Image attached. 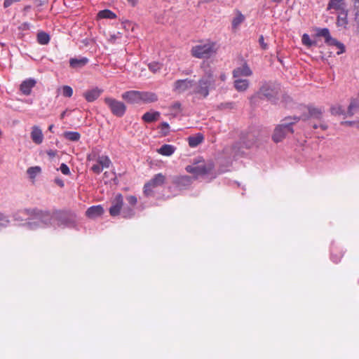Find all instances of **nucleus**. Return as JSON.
I'll list each match as a JSON object with an SVG mask.
<instances>
[{
  "mask_svg": "<svg viewBox=\"0 0 359 359\" xmlns=\"http://www.w3.org/2000/svg\"><path fill=\"white\" fill-rule=\"evenodd\" d=\"M201 67L203 69V75L196 82V86L194 90L190 91V94L206 98L211 91L222 87V83L226 81L227 76L224 72L217 73L216 69L205 61L201 63Z\"/></svg>",
  "mask_w": 359,
  "mask_h": 359,
  "instance_id": "obj_1",
  "label": "nucleus"
},
{
  "mask_svg": "<svg viewBox=\"0 0 359 359\" xmlns=\"http://www.w3.org/2000/svg\"><path fill=\"white\" fill-rule=\"evenodd\" d=\"M32 220L28 223V229L35 230L38 228L46 227L55 224V211H43L38 209L32 210Z\"/></svg>",
  "mask_w": 359,
  "mask_h": 359,
  "instance_id": "obj_2",
  "label": "nucleus"
},
{
  "mask_svg": "<svg viewBox=\"0 0 359 359\" xmlns=\"http://www.w3.org/2000/svg\"><path fill=\"white\" fill-rule=\"evenodd\" d=\"M300 118L299 116H290L282 120L281 123L274 129L273 140L275 142H280L289 135H292L294 133L293 125L297 123Z\"/></svg>",
  "mask_w": 359,
  "mask_h": 359,
  "instance_id": "obj_3",
  "label": "nucleus"
},
{
  "mask_svg": "<svg viewBox=\"0 0 359 359\" xmlns=\"http://www.w3.org/2000/svg\"><path fill=\"white\" fill-rule=\"evenodd\" d=\"M252 143H245L238 142L230 147H226L223 150V157L227 162H231L244 154L243 149L250 148Z\"/></svg>",
  "mask_w": 359,
  "mask_h": 359,
  "instance_id": "obj_4",
  "label": "nucleus"
},
{
  "mask_svg": "<svg viewBox=\"0 0 359 359\" xmlns=\"http://www.w3.org/2000/svg\"><path fill=\"white\" fill-rule=\"evenodd\" d=\"M55 223L58 226L74 228L76 225V216L70 211H55Z\"/></svg>",
  "mask_w": 359,
  "mask_h": 359,
  "instance_id": "obj_5",
  "label": "nucleus"
},
{
  "mask_svg": "<svg viewBox=\"0 0 359 359\" xmlns=\"http://www.w3.org/2000/svg\"><path fill=\"white\" fill-rule=\"evenodd\" d=\"M280 92V86L273 83H266L264 84L257 93L260 99H266L271 102H276L278 99Z\"/></svg>",
  "mask_w": 359,
  "mask_h": 359,
  "instance_id": "obj_6",
  "label": "nucleus"
},
{
  "mask_svg": "<svg viewBox=\"0 0 359 359\" xmlns=\"http://www.w3.org/2000/svg\"><path fill=\"white\" fill-rule=\"evenodd\" d=\"M215 52V45L212 42L196 45L191 50L192 56L199 59L209 58Z\"/></svg>",
  "mask_w": 359,
  "mask_h": 359,
  "instance_id": "obj_7",
  "label": "nucleus"
},
{
  "mask_svg": "<svg viewBox=\"0 0 359 359\" xmlns=\"http://www.w3.org/2000/svg\"><path fill=\"white\" fill-rule=\"evenodd\" d=\"M104 102L114 116L122 117L125 114L126 106L123 102L112 97H105Z\"/></svg>",
  "mask_w": 359,
  "mask_h": 359,
  "instance_id": "obj_8",
  "label": "nucleus"
},
{
  "mask_svg": "<svg viewBox=\"0 0 359 359\" xmlns=\"http://www.w3.org/2000/svg\"><path fill=\"white\" fill-rule=\"evenodd\" d=\"M165 177L163 174L158 173L155 175L152 179H151L147 183L144 184V195L147 196H151L153 189L156 187L163 185L165 182Z\"/></svg>",
  "mask_w": 359,
  "mask_h": 359,
  "instance_id": "obj_9",
  "label": "nucleus"
},
{
  "mask_svg": "<svg viewBox=\"0 0 359 359\" xmlns=\"http://www.w3.org/2000/svg\"><path fill=\"white\" fill-rule=\"evenodd\" d=\"M196 81L192 79H179L174 83L173 91L177 93H183L189 90H194Z\"/></svg>",
  "mask_w": 359,
  "mask_h": 359,
  "instance_id": "obj_10",
  "label": "nucleus"
},
{
  "mask_svg": "<svg viewBox=\"0 0 359 359\" xmlns=\"http://www.w3.org/2000/svg\"><path fill=\"white\" fill-rule=\"evenodd\" d=\"M123 205V197L122 194H116L112 199L111 205L109 209L110 215L112 217H116L120 215L122 211Z\"/></svg>",
  "mask_w": 359,
  "mask_h": 359,
  "instance_id": "obj_11",
  "label": "nucleus"
},
{
  "mask_svg": "<svg viewBox=\"0 0 359 359\" xmlns=\"http://www.w3.org/2000/svg\"><path fill=\"white\" fill-rule=\"evenodd\" d=\"M187 172L193 174L195 177L205 175L208 172V169L204 163L189 165L186 167Z\"/></svg>",
  "mask_w": 359,
  "mask_h": 359,
  "instance_id": "obj_12",
  "label": "nucleus"
},
{
  "mask_svg": "<svg viewBox=\"0 0 359 359\" xmlns=\"http://www.w3.org/2000/svg\"><path fill=\"white\" fill-rule=\"evenodd\" d=\"M32 210H22L13 214V217L16 222H25V225L28 228V223L32 220Z\"/></svg>",
  "mask_w": 359,
  "mask_h": 359,
  "instance_id": "obj_13",
  "label": "nucleus"
},
{
  "mask_svg": "<svg viewBox=\"0 0 359 359\" xmlns=\"http://www.w3.org/2000/svg\"><path fill=\"white\" fill-rule=\"evenodd\" d=\"M121 97L130 104H140L141 91L128 90L123 93Z\"/></svg>",
  "mask_w": 359,
  "mask_h": 359,
  "instance_id": "obj_14",
  "label": "nucleus"
},
{
  "mask_svg": "<svg viewBox=\"0 0 359 359\" xmlns=\"http://www.w3.org/2000/svg\"><path fill=\"white\" fill-rule=\"evenodd\" d=\"M233 78H240L241 76H250L252 74V71L250 69L246 62L242 66L235 68L232 72Z\"/></svg>",
  "mask_w": 359,
  "mask_h": 359,
  "instance_id": "obj_15",
  "label": "nucleus"
},
{
  "mask_svg": "<svg viewBox=\"0 0 359 359\" xmlns=\"http://www.w3.org/2000/svg\"><path fill=\"white\" fill-rule=\"evenodd\" d=\"M174 183L179 189H186L191 184L192 178L187 175L180 176L174 180Z\"/></svg>",
  "mask_w": 359,
  "mask_h": 359,
  "instance_id": "obj_16",
  "label": "nucleus"
},
{
  "mask_svg": "<svg viewBox=\"0 0 359 359\" xmlns=\"http://www.w3.org/2000/svg\"><path fill=\"white\" fill-rule=\"evenodd\" d=\"M158 100V96L154 92L141 91L140 104L154 103Z\"/></svg>",
  "mask_w": 359,
  "mask_h": 359,
  "instance_id": "obj_17",
  "label": "nucleus"
},
{
  "mask_svg": "<svg viewBox=\"0 0 359 359\" xmlns=\"http://www.w3.org/2000/svg\"><path fill=\"white\" fill-rule=\"evenodd\" d=\"M102 91L103 90L102 89L95 87L90 90H86L83 93V97H85L87 102H92L97 100L100 96Z\"/></svg>",
  "mask_w": 359,
  "mask_h": 359,
  "instance_id": "obj_18",
  "label": "nucleus"
},
{
  "mask_svg": "<svg viewBox=\"0 0 359 359\" xmlns=\"http://www.w3.org/2000/svg\"><path fill=\"white\" fill-rule=\"evenodd\" d=\"M32 140L36 144H40L42 143L43 140V135L41 129L37 126H34L32 128V132L30 134Z\"/></svg>",
  "mask_w": 359,
  "mask_h": 359,
  "instance_id": "obj_19",
  "label": "nucleus"
},
{
  "mask_svg": "<svg viewBox=\"0 0 359 359\" xmlns=\"http://www.w3.org/2000/svg\"><path fill=\"white\" fill-rule=\"evenodd\" d=\"M36 81L34 79H28L22 81L20 84V90L25 95H29L32 92V88L36 85Z\"/></svg>",
  "mask_w": 359,
  "mask_h": 359,
  "instance_id": "obj_20",
  "label": "nucleus"
},
{
  "mask_svg": "<svg viewBox=\"0 0 359 359\" xmlns=\"http://www.w3.org/2000/svg\"><path fill=\"white\" fill-rule=\"evenodd\" d=\"M104 213V208L102 205H93L87 209L86 215L89 218H96Z\"/></svg>",
  "mask_w": 359,
  "mask_h": 359,
  "instance_id": "obj_21",
  "label": "nucleus"
},
{
  "mask_svg": "<svg viewBox=\"0 0 359 359\" xmlns=\"http://www.w3.org/2000/svg\"><path fill=\"white\" fill-rule=\"evenodd\" d=\"M88 62V59L86 57L79 58L72 57L69 60V65L73 69H79L84 67Z\"/></svg>",
  "mask_w": 359,
  "mask_h": 359,
  "instance_id": "obj_22",
  "label": "nucleus"
},
{
  "mask_svg": "<svg viewBox=\"0 0 359 359\" xmlns=\"http://www.w3.org/2000/svg\"><path fill=\"white\" fill-rule=\"evenodd\" d=\"M322 110L316 107H309V116H302V118L303 120H306L309 118H315L317 120H321L322 118Z\"/></svg>",
  "mask_w": 359,
  "mask_h": 359,
  "instance_id": "obj_23",
  "label": "nucleus"
},
{
  "mask_svg": "<svg viewBox=\"0 0 359 359\" xmlns=\"http://www.w3.org/2000/svg\"><path fill=\"white\" fill-rule=\"evenodd\" d=\"M316 35L325 39V43L329 45L334 38L332 37L327 28H318L316 29Z\"/></svg>",
  "mask_w": 359,
  "mask_h": 359,
  "instance_id": "obj_24",
  "label": "nucleus"
},
{
  "mask_svg": "<svg viewBox=\"0 0 359 359\" xmlns=\"http://www.w3.org/2000/svg\"><path fill=\"white\" fill-rule=\"evenodd\" d=\"M234 87L239 92L245 91L249 87V81L238 78L234 81Z\"/></svg>",
  "mask_w": 359,
  "mask_h": 359,
  "instance_id": "obj_25",
  "label": "nucleus"
},
{
  "mask_svg": "<svg viewBox=\"0 0 359 359\" xmlns=\"http://www.w3.org/2000/svg\"><path fill=\"white\" fill-rule=\"evenodd\" d=\"M160 113L158 111H147L142 117L146 123H151L158 119Z\"/></svg>",
  "mask_w": 359,
  "mask_h": 359,
  "instance_id": "obj_26",
  "label": "nucleus"
},
{
  "mask_svg": "<svg viewBox=\"0 0 359 359\" xmlns=\"http://www.w3.org/2000/svg\"><path fill=\"white\" fill-rule=\"evenodd\" d=\"M175 148L174 146L170 144H163L158 149V152L163 156H169L175 152Z\"/></svg>",
  "mask_w": 359,
  "mask_h": 359,
  "instance_id": "obj_27",
  "label": "nucleus"
},
{
  "mask_svg": "<svg viewBox=\"0 0 359 359\" xmlns=\"http://www.w3.org/2000/svg\"><path fill=\"white\" fill-rule=\"evenodd\" d=\"M344 0H330L328 4L327 8L334 9L337 11H344Z\"/></svg>",
  "mask_w": 359,
  "mask_h": 359,
  "instance_id": "obj_28",
  "label": "nucleus"
},
{
  "mask_svg": "<svg viewBox=\"0 0 359 359\" xmlns=\"http://www.w3.org/2000/svg\"><path fill=\"white\" fill-rule=\"evenodd\" d=\"M203 140V136L201 134H198L195 136H190L188 138L189 145L191 147H196L200 144Z\"/></svg>",
  "mask_w": 359,
  "mask_h": 359,
  "instance_id": "obj_29",
  "label": "nucleus"
},
{
  "mask_svg": "<svg viewBox=\"0 0 359 359\" xmlns=\"http://www.w3.org/2000/svg\"><path fill=\"white\" fill-rule=\"evenodd\" d=\"M359 109V100L352 99L348 107L347 114L352 116Z\"/></svg>",
  "mask_w": 359,
  "mask_h": 359,
  "instance_id": "obj_30",
  "label": "nucleus"
},
{
  "mask_svg": "<svg viewBox=\"0 0 359 359\" xmlns=\"http://www.w3.org/2000/svg\"><path fill=\"white\" fill-rule=\"evenodd\" d=\"M63 135L66 140L72 142H77L81 137L80 133L74 131H66Z\"/></svg>",
  "mask_w": 359,
  "mask_h": 359,
  "instance_id": "obj_31",
  "label": "nucleus"
},
{
  "mask_svg": "<svg viewBox=\"0 0 359 359\" xmlns=\"http://www.w3.org/2000/svg\"><path fill=\"white\" fill-rule=\"evenodd\" d=\"M135 210L133 208L124 205L121 212L122 217L126 219L132 218L135 215Z\"/></svg>",
  "mask_w": 359,
  "mask_h": 359,
  "instance_id": "obj_32",
  "label": "nucleus"
},
{
  "mask_svg": "<svg viewBox=\"0 0 359 359\" xmlns=\"http://www.w3.org/2000/svg\"><path fill=\"white\" fill-rule=\"evenodd\" d=\"M347 25V12L344 11V12L339 15L337 17V25L340 27L346 28Z\"/></svg>",
  "mask_w": 359,
  "mask_h": 359,
  "instance_id": "obj_33",
  "label": "nucleus"
},
{
  "mask_svg": "<svg viewBox=\"0 0 359 359\" xmlns=\"http://www.w3.org/2000/svg\"><path fill=\"white\" fill-rule=\"evenodd\" d=\"M97 162L103 168H108L111 164V161L107 156H99Z\"/></svg>",
  "mask_w": 359,
  "mask_h": 359,
  "instance_id": "obj_34",
  "label": "nucleus"
},
{
  "mask_svg": "<svg viewBox=\"0 0 359 359\" xmlns=\"http://www.w3.org/2000/svg\"><path fill=\"white\" fill-rule=\"evenodd\" d=\"M37 41L41 45H46L50 41V36L44 32H40L37 34Z\"/></svg>",
  "mask_w": 359,
  "mask_h": 359,
  "instance_id": "obj_35",
  "label": "nucleus"
},
{
  "mask_svg": "<svg viewBox=\"0 0 359 359\" xmlns=\"http://www.w3.org/2000/svg\"><path fill=\"white\" fill-rule=\"evenodd\" d=\"M245 20V16L241 13L238 12L236 17L232 20V27L237 28Z\"/></svg>",
  "mask_w": 359,
  "mask_h": 359,
  "instance_id": "obj_36",
  "label": "nucleus"
},
{
  "mask_svg": "<svg viewBox=\"0 0 359 359\" xmlns=\"http://www.w3.org/2000/svg\"><path fill=\"white\" fill-rule=\"evenodd\" d=\"M328 46H334L338 48V51L337 52V55H341L345 52L346 48L344 43L337 41L336 39H333L331 43Z\"/></svg>",
  "mask_w": 359,
  "mask_h": 359,
  "instance_id": "obj_37",
  "label": "nucleus"
},
{
  "mask_svg": "<svg viewBox=\"0 0 359 359\" xmlns=\"http://www.w3.org/2000/svg\"><path fill=\"white\" fill-rule=\"evenodd\" d=\"M98 17L100 18H105V19H114L116 15L114 13L111 11L110 10H103L100 11L98 13Z\"/></svg>",
  "mask_w": 359,
  "mask_h": 359,
  "instance_id": "obj_38",
  "label": "nucleus"
},
{
  "mask_svg": "<svg viewBox=\"0 0 359 359\" xmlns=\"http://www.w3.org/2000/svg\"><path fill=\"white\" fill-rule=\"evenodd\" d=\"M10 222L9 217L2 212H0V229L7 227Z\"/></svg>",
  "mask_w": 359,
  "mask_h": 359,
  "instance_id": "obj_39",
  "label": "nucleus"
},
{
  "mask_svg": "<svg viewBox=\"0 0 359 359\" xmlns=\"http://www.w3.org/2000/svg\"><path fill=\"white\" fill-rule=\"evenodd\" d=\"M302 43L307 47H311L312 46L316 45V42L312 41L310 39L309 35L307 34H303V36L302 37Z\"/></svg>",
  "mask_w": 359,
  "mask_h": 359,
  "instance_id": "obj_40",
  "label": "nucleus"
},
{
  "mask_svg": "<svg viewBox=\"0 0 359 359\" xmlns=\"http://www.w3.org/2000/svg\"><path fill=\"white\" fill-rule=\"evenodd\" d=\"M41 172L39 166L30 167L27 170V173L31 178H34Z\"/></svg>",
  "mask_w": 359,
  "mask_h": 359,
  "instance_id": "obj_41",
  "label": "nucleus"
},
{
  "mask_svg": "<svg viewBox=\"0 0 359 359\" xmlns=\"http://www.w3.org/2000/svg\"><path fill=\"white\" fill-rule=\"evenodd\" d=\"M73 95V89L69 86L62 87V95L66 97H71Z\"/></svg>",
  "mask_w": 359,
  "mask_h": 359,
  "instance_id": "obj_42",
  "label": "nucleus"
},
{
  "mask_svg": "<svg viewBox=\"0 0 359 359\" xmlns=\"http://www.w3.org/2000/svg\"><path fill=\"white\" fill-rule=\"evenodd\" d=\"M162 65L160 63L156 62H151L148 65L149 70L154 73H156L158 71H159Z\"/></svg>",
  "mask_w": 359,
  "mask_h": 359,
  "instance_id": "obj_43",
  "label": "nucleus"
},
{
  "mask_svg": "<svg viewBox=\"0 0 359 359\" xmlns=\"http://www.w3.org/2000/svg\"><path fill=\"white\" fill-rule=\"evenodd\" d=\"M344 109L341 106H335L331 107V113L334 115L344 114Z\"/></svg>",
  "mask_w": 359,
  "mask_h": 359,
  "instance_id": "obj_44",
  "label": "nucleus"
},
{
  "mask_svg": "<svg viewBox=\"0 0 359 359\" xmlns=\"http://www.w3.org/2000/svg\"><path fill=\"white\" fill-rule=\"evenodd\" d=\"M122 34L120 32H117L116 34H110L109 38V41L111 43H114L116 42L117 39L121 37Z\"/></svg>",
  "mask_w": 359,
  "mask_h": 359,
  "instance_id": "obj_45",
  "label": "nucleus"
},
{
  "mask_svg": "<svg viewBox=\"0 0 359 359\" xmlns=\"http://www.w3.org/2000/svg\"><path fill=\"white\" fill-rule=\"evenodd\" d=\"M60 170L62 172V174H64L65 175H68L70 174L69 168L65 163H62L60 165Z\"/></svg>",
  "mask_w": 359,
  "mask_h": 359,
  "instance_id": "obj_46",
  "label": "nucleus"
},
{
  "mask_svg": "<svg viewBox=\"0 0 359 359\" xmlns=\"http://www.w3.org/2000/svg\"><path fill=\"white\" fill-rule=\"evenodd\" d=\"M126 201L129 205L134 206L137 202V198L135 196H128L126 197Z\"/></svg>",
  "mask_w": 359,
  "mask_h": 359,
  "instance_id": "obj_47",
  "label": "nucleus"
},
{
  "mask_svg": "<svg viewBox=\"0 0 359 359\" xmlns=\"http://www.w3.org/2000/svg\"><path fill=\"white\" fill-rule=\"evenodd\" d=\"M91 170L95 174H100L102 172L103 168L97 163L91 167Z\"/></svg>",
  "mask_w": 359,
  "mask_h": 359,
  "instance_id": "obj_48",
  "label": "nucleus"
},
{
  "mask_svg": "<svg viewBox=\"0 0 359 359\" xmlns=\"http://www.w3.org/2000/svg\"><path fill=\"white\" fill-rule=\"evenodd\" d=\"M259 43L262 49H264V50L268 49V48H269L268 44L264 42V39L262 35H261L259 38Z\"/></svg>",
  "mask_w": 359,
  "mask_h": 359,
  "instance_id": "obj_49",
  "label": "nucleus"
},
{
  "mask_svg": "<svg viewBox=\"0 0 359 359\" xmlns=\"http://www.w3.org/2000/svg\"><path fill=\"white\" fill-rule=\"evenodd\" d=\"M20 0H4V7L5 8H8L11 6L13 4L19 2Z\"/></svg>",
  "mask_w": 359,
  "mask_h": 359,
  "instance_id": "obj_50",
  "label": "nucleus"
},
{
  "mask_svg": "<svg viewBox=\"0 0 359 359\" xmlns=\"http://www.w3.org/2000/svg\"><path fill=\"white\" fill-rule=\"evenodd\" d=\"M233 103L232 102H227V103H222L219 106V108L220 109H226V108H232Z\"/></svg>",
  "mask_w": 359,
  "mask_h": 359,
  "instance_id": "obj_51",
  "label": "nucleus"
},
{
  "mask_svg": "<svg viewBox=\"0 0 359 359\" xmlns=\"http://www.w3.org/2000/svg\"><path fill=\"white\" fill-rule=\"evenodd\" d=\"M342 255H340L339 257H335L332 252L331 253V259L334 263H338Z\"/></svg>",
  "mask_w": 359,
  "mask_h": 359,
  "instance_id": "obj_52",
  "label": "nucleus"
},
{
  "mask_svg": "<svg viewBox=\"0 0 359 359\" xmlns=\"http://www.w3.org/2000/svg\"><path fill=\"white\" fill-rule=\"evenodd\" d=\"M355 123H356V121H345L341 122L342 125H345V126H355Z\"/></svg>",
  "mask_w": 359,
  "mask_h": 359,
  "instance_id": "obj_53",
  "label": "nucleus"
},
{
  "mask_svg": "<svg viewBox=\"0 0 359 359\" xmlns=\"http://www.w3.org/2000/svg\"><path fill=\"white\" fill-rule=\"evenodd\" d=\"M180 107H181V104L179 102H175L172 105V109L173 110H180Z\"/></svg>",
  "mask_w": 359,
  "mask_h": 359,
  "instance_id": "obj_54",
  "label": "nucleus"
},
{
  "mask_svg": "<svg viewBox=\"0 0 359 359\" xmlns=\"http://www.w3.org/2000/svg\"><path fill=\"white\" fill-rule=\"evenodd\" d=\"M55 182L60 187H63L65 185L63 180L60 178H56Z\"/></svg>",
  "mask_w": 359,
  "mask_h": 359,
  "instance_id": "obj_55",
  "label": "nucleus"
},
{
  "mask_svg": "<svg viewBox=\"0 0 359 359\" xmlns=\"http://www.w3.org/2000/svg\"><path fill=\"white\" fill-rule=\"evenodd\" d=\"M161 129L163 130H168L169 129V124L168 123H166V122H163L161 123Z\"/></svg>",
  "mask_w": 359,
  "mask_h": 359,
  "instance_id": "obj_56",
  "label": "nucleus"
},
{
  "mask_svg": "<svg viewBox=\"0 0 359 359\" xmlns=\"http://www.w3.org/2000/svg\"><path fill=\"white\" fill-rule=\"evenodd\" d=\"M319 128H320L323 130H325L327 129V125L325 123H321L319 125Z\"/></svg>",
  "mask_w": 359,
  "mask_h": 359,
  "instance_id": "obj_57",
  "label": "nucleus"
},
{
  "mask_svg": "<svg viewBox=\"0 0 359 359\" xmlns=\"http://www.w3.org/2000/svg\"><path fill=\"white\" fill-rule=\"evenodd\" d=\"M96 157V154L93 153L88 156L87 158L88 161L94 160Z\"/></svg>",
  "mask_w": 359,
  "mask_h": 359,
  "instance_id": "obj_58",
  "label": "nucleus"
},
{
  "mask_svg": "<svg viewBox=\"0 0 359 359\" xmlns=\"http://www.w3.org/2000/svg\"><path fill=\"white\" fill-rule=\"evenodd\" d=\"M47 154H48V155L49 156H50V157H54V156H55V151H53V150H49V151H47Z\"/></svg>",
  "mask_w": 359,
  "mask_h": 359,
  "instance_id": "obj_59",
  "label": "nucleus"
},
{
  "mask_svg": "<svg viewBox=\"0 0 359 359\" xmlns=\"http://www.w3.org/2000/svg\"><path fill=\"white\" fill-rule=\"evenodd\" d=\"M128 1L129 4H130L133 6H135L137 3V0H127Z\"/></svg>",
  "mask_w": 359,
  "mask_h": 359,
  "instance_id": "obj_60",
  "label": "nucleus"
},
{
  "mask_svg": "<svg viewBox=\"0 0 359 359\" xmlns=\"http://www.w3.org/2000/svg\"><path fill=\"white\" fill-rule=\"evenodd\" d=\"M66 115V111H64L63 112H62V114H60V118L62 119L65 118Z\"/></svg>",
  "mask_w": 359,
  "mask_h": 359,
  "instance_id": "obj_61",
  "label": "nucleus"
},
{
  "mask_svg": "<svg viewBox=\"0 0 359 359\" xmlns=\"http://www.w3.org/2000/svg\"><path fill=\"white\" fill-rule=\"evenodd\" d=\"M54 126L52 124L50 125L49 127H48V130L50 131V132H53V128Z\"/></svg>",
  "mask_w": 359,
  "mask_h": 359,
  "instance_id": "obj_62",
  "label": "nucleus"
},
{
  "mask_svg": "<svg viewBox=\"0 0 359 359\" xmlns=\"http://www.w3.org/2000/svg\"><path fill=\"white\" fill-rule=\"evenodd\" d=\"M355 19H357L359 17V11H357L355 14Z\"/></svg>",
  "mask_w": 359,
  "mask_h": 359,
  "instance_id": "obj_63",
  "label": "nucleus"
},
{
  "mask_svg": "<svg viewBox=\"0 0 359 359\" xmlns=\"http://www.w3.org/2000/svg\"><path fill=\"white\" fill-rule=\"evenodd\" d=\"M355 126L359 129V121H356Z\"/></svg>",
  "mask_w": 359,
  "mask_h": 359,
  "instance_id": "obj_64",
  "label": "nucleus"
}]
</instances>
